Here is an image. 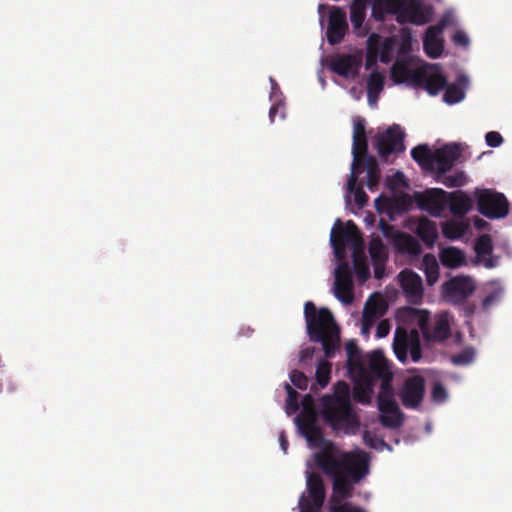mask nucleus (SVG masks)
Segmentation results:
<instances>
[{
  "label": "nucleus",
  "instance_id": "obj_1",
  "mask_svg": "<svg viewBox=\"0 0 512 512\" xmlns=\"http://www.w3.org/2000/svg\"><path fill=\"white\" fill-rule=\"evenodd\" d=\"M316 465L332 480L329 512H366L348 499L354 496V487L369 474V462L362 451L343 452L336 456L329 451L315 453Z\"/></svg>",
  "mask_w": 512,
  "mask_h": 512
},
{
  "label": "nucleus",
  "instance_id": "obj_2",
  "mask_svg": "<svg viewBox=\"0 0 512 512\" xmlns=\"http://www.w3.org/2000/svg\"><path fill=\"white\" fill-rule=\"evenodd\" d=\"M321 416L334 431L355 434L360 427V418L351 402V388L345 381L333 385V393L320 399Z\"/></svg>",
  "mask_w": 512,
  "mask_h": 512
},
{
  "label": "nucleus",
  "instance_id": "obj_3",
  "mask_svg": "<svg viewBox=\"0 0 512 512\" xmlns=\"http://www.w3.org/2000/svg\"><path fill=\"white\" fill-rule=\"evenodd\" d=\"M307 333L313 342L321 343L326 358H333L340 346V328L328 308L317 309L307 301L304 305Z\"/></svg>",
  "mask_w": 512,
  "mask_h": 512
},
{
  "label": "nucleus",
  "instance_id": "obj_4",
  "mask_svg": "<svg viewBox=\"0 0 512 512\" xmlns=\"http://www.w3.org/2000/svg\"><path fill=\"white\" fill-rule=\"evenodd\" d=\"M399 313L402 318L418 326L426 342H443L450 337V324L446 315L437 316L431 325L427 310L404 307Z\"/></svg>",
  "mask_w": 512,
  "mask_h": 512
},
{
  "label": "nucleus",
  "instance_id": "obj_5",
  "mask_svg": "<svg viewBox=\"0 0 512 512\" xmlns=\"http://www.w3.org/2000/svg\"><path fill=\"white\" fill-rule=\"evenodd\" d=\"M330 243L334 250L335 257L342 260L346 255V245L354 248V252L362 251L363 239L357 225L349 220L345 224L337 219L330 234Z\"/></svg>",
  "mask_w": 512,
  "mask_h": 512
},
{
  "label": "nucleus",
  "instance_id": "obj_6",
  "mask_svg": "<svg viewBox=\"0 0 512 512\" xmlns=\"http://www.w3.org/2000/svg\"><path fill=\"white\" fill-rule=\"evenodd\" d=\"M474 198L479 213L489 219L504 218L509 213V202L503 193L492 189H475Z\"/></svg>",
  "mask_w": 512,
  "mask_h": 512
},
{
  "label": "nucleus",
  "instance_id": "obj_7",
  "mask_svg": "<svg viewBox=\"0 0 512 512\" xmlns=\"http://www.w3.org/2000/svg\"><path fill=\"white\" fill-rule=\"evenodd\" d=\"M393 350L397 359L402 363L407 361L408 352L413 362H419L422 359L419 331L417 329L407 331L404 327H397L394 335Z\"/></svg>",
  "mask_w": 512,
  "mask_h": 512
},
{
  "label": "nucleus",
  "instance_id": "obj_8",
  "mask_svg": "<svg viewBox=\"0 0 512 512\" xmlns=\"http://www.w3.org/2000/svg\"><path fill=\"white\" fill-rule=\"evenodd\" d=\"M419 5L406 3L405 0H376L373 3L372 15L376 20L383 21L386 14L397 15V20L403 22H416Z\"/></svg>",
  "mask_w": 512,
  "mask_h": 512
},
{
  "label": "nucleus",
  "instance_id": "obj_9",
  "mask_svg": "<svg viewBox=\"0 0 512 512\" xmlns=\"http://www.w3.org/2000/svg\"><path fill=\"white\" fill-rule=\"evenodd\" d=\"M475 291V283L469 276H455L442 284V294L452 304H463Z\"/></svg>",
  "mask_w": 512,
  "mask_h": 512
},
{
  "label": "nucleus",
  "instance_id": "obj_10",
  "mask_svg": "<svg viewBox=\"0 0 512 512\" xmlns=\"http://www.w3.org/2000/svg\"><path fill=\"white\" fill-rule=\"evenodd\" d=\"M405 134L397 124L390 126L376 137V147L381 158L387 159L392 153H401L405 150Z\"/></svg>",
  "mask_w": 512,
  "mask_h": 512
},
{
  "label": "nucleus",
  "instance_id": "obj_11",
  "mask_svg": "<svg viewBox=\"0 0 512 512\" xmlns=\"http://www.w3.org/2000/svg\"><path fill=\"white\" fill-rule=\"evenodd\" d=\"M446 84L447 78L437 64L429 69H418L414 74V87L423 88L433 96L443 90Z\"/></svg>",
  "mask_w": 512,
  "mask_h": 512
},
{
  "label": "nucleus",
  "instance_id": "obj_12",
  "mask_svg": "<svg viewBox=\"0 0 512 512\" xmlns=\"http://www.w3.org/2000/svg\"><path fill=\"white\" fill-rule=\"evenodd\" d=\"M449 23L447 16L442 17L436 25L427 28L423 38L425 53L433 59L439 58L444 50L443 31Z\"/></svg>",
  "mask_w": 512,
  "mask_h": 512
},
{
  "label": "nucleus",
  "instance_id": "obj_13",
  "mask_svg": "<svg viewBox=\"0 0 512 512\" xmlns=\"http://www.w3.org/2000/svg\"><path fill=\"white\" fill-rule=\"evenodd\" d=\"M424 393L425 379L420 375L408 377L400 391L403 406L410 409L418 408L423 401Z\"/></svg>",
  "mask_w": 512,
  "mask_h": 512
},
{
  "label": "nucleus",
  "instance_id": "obj_14",
  "mask_svg": "<svg viewBox=\"0 0 512 512\" xmlns=\"http://www.w3.org/2000/svg\"><path fill=\"white\" fill-rule=\"evenodd\" d=\"M348 30L346 13L339 7H333L329 14L326 30L327 41L331 45L339 44Z\"/></svg>",
  "mask_w": 512,
  "mask_h": 512
},
{
  "label": "nucleus",
  "instance_id": "obj_15",
  "mask_svg": "<svg viewBox=\"0 0 512 512\" xmlns=\"http://www.w3.org/2000/svg\"><path fill=\"white\" fill-rule=\"evenodd\" d=\"M462 148L458 143L446 144L434 151L433 167L439 174L450 171L454 163L460 158Z\"/></svg>",
  "mask_w": 512,
  "mask_h": 512
},
{
  "label": "nucleus",
  "instance_id": "obj_16",
  "mask_svg": "<svg viewBox=\"0 0 512 512\" xmlns=\"http://www.w3.org/2000/svg\"><path fill=\"white\" fill-rule=\"evenodd\" d=\"M401 288L409 303L420 304L423 298L421 277L412 270H403L399 274Z\"/></svg>",
  "mask_w": 512,
  "mask_h": 512
},
{
  "label": "nucleus",
  "instance_id": "obj_17",
  "mask_svg": "<svg viewBox=\"0 0 512 512\" xmlns=\"http://www.w3.org/2000/svg\"><path fill=\"white\" fill-rule=\"evenodd\" d=\"M361 64V57L355 54H337L330 60L331 70L345 78L357 77Z\"/></svg>",
  "mask_w": 512,
  "mask_h": 512
},
{
  "label": "nucleus",
  "instance_id": "obj_18",
  "mask_svg": "<svg viewBox=\"0 0 512 512\" xmlns=\"http://www.w3.org/2000/svg\"><path fill=\"white\" fill-rule=\"evenodd\" d=\"M305 500L310 505L323 507L326 498V487L322 476L316 472H306Z\"/></svg>",
  "mask_w": 512,
  "mask_h": 512
},
{
  "label": "nucleus",
  "instance_id": "obj_19",
  "mask_svg": "<svg viewBox=\"0 0 512 512\" xmlns=\"http://www.w3.org/2000/svg\"><path fill=\"white\" fill-rule=\"evenodd\" d=\"M367 149L368 142L365 131V120L362 118H357L354 120L353 125V162L351 167L358 168V166L361 164V158L369 156L367 154Z\"/></svg>",
  "mask_w": 512,
  "mask_h": 512
},
{
  "label": "nucleus",
  "instance_id": "obj_20",
  "mask_svg": "<svg viewBox=\"0 0 512 512\" xmlns=\"http://www.w3.org/2000/svg\"><path fill=\"white\" fill-rule=\"evenodd\" d=\"M447 196L448 192L441 188L428 189L420 196L419 205L430 214L439 216L447 205Z\"/></svg>",
  "mask_w": 512,
  "mask_h": 512
},
{
  "label": "nucleus",
  "instance_id": "obj_21",
  "mask_svg": "<svg viewBox=\"0 0 512 512\" xmlns=\"http://www.w3.org/2000/svg\"><path fill=\"white\" fill-rule=\"evenodd\" d=\"M353 381L354 387L351 393L353 399L364 405L370 404L375 382L366 373V368H361L360 371H357Z\"/></svg>",
  "mask_w": 512,
  "mask_h": 512
},
{
  "label": "nucleus",
  "instance_id": "obj_22",
  "mask_svg": "<svg viewBox=\"0 0 512 512\" xmlns=\"http://www.w3.org/2000/svg\"><path fill=\"white\" fill-rule=\"evenodd\" d=\"M366 373L375 383L379 379L393 375V373L389 369L387 359L380 351H374L371 354L369 367L368 369L366 368Z\"/></svg>",
  "mask_w": 512,
  "mask_h": 512
},
{
  "label": "nucleus",
  "instance_id": "obj_23",
  "mask_svg": "<svg viewBox=\"0 0 512 512\" xmlns=\"http://www.w3.org/2000/svg\"><path fill=\"white\" fill-rule=\"evenodd\" d=\"M447 204L451 213L458 217L465 216L472 209V199L462 190L448 193Z\"/></svg>",
  "mask_w": 512,
  "mask_h": 512
},
{
  "label": "nucleus",
  "instance_id": "obj_24",
  "mask_svg": "<svg viewBox=\"0 0 512 512\" xmlns=\"http://www.w3.org/2000/svg\"><path fill=\"white\" fill-rule=\"evenodd\" d=\"M363 167L367 172V187L370 191L376 190L380 182L381 170L379 168L376 158L372 155L361 158V164L358 166L359 173L360 168Z\"/></svg>",
  "mask_w": 512,
  "mask_h": 512
},
{
  "label": "nucleus",
  "instance_id": "obj_25",
  "mask_svg": "<svg viewBox=\"0 0 512 512\" xmlns=\"http://www.w3.org/2000/svg\"><path fill=\"white\" fill-rule=\"evenodd\" d=\"M415 232L428 248H433L438 238L435 222L426 217H422L418 221Z\"/></svg>",
  "mask_w": 512,
  "mask_h": 512
},
{
  "label": "nucleus",
  "instance_id": "obj_26",
  "mask_svg": "<svg viewBox=\"0 0 512 512\" xmlns=\"http://www.w3.org/2000/svg\"><path fill=\"white\" fill-rule=\"evenodd\" d=\"M396 249L411 256H419L422 253V247L419 241L407 233H400L394 241Z\"/></svg>",
  "mask_w": 512,
  "mask_h": 512
},
{
  "label": "nucleus",
  "instance_id": "obj_27",
  "mask_svg": "<svg viewBox=\"0 0 512 512\" xmlns=\"http://www.w3.org/2000/svg\"><path fill=\"white\" fill-rule=\"evenodd\" d=\"M297 421L299 428L308 441L314 442L321 438L322 433L320 427L316 423V416L308 415L306 417H298Z\"/></svg>",
  "mask_w": 512,
  "mask_h": 512
},
{
  "label": "nucleus",
  "instance_id": "obj_28",
  "mask_svg": "<svg viewBox=\"0 0 512 512\" xmlns=\"http://www.w3.org/2000/svg\"><path fill=\"white\" fill-rule=\"evenodd\" d=\"M359 171L358 168L351 167V174L347 181V189L354 194V201L360 207H364L368 202V196L362 186H357Z\"/></svg>",
  "mask_w": 512,
  "mask_h": 512
},
{
  "label": "nucleus",
  "instance_id": "obj_29",
  "mask_svg": "<svg viewBox=\"0 0 512 512\" xmlns=\"http://www.w3.org/2000/svg\"><path fill=\"white\" fill-rule=\"evenodd\" d=\"M441 263L448 268H457L465 263V254L456 247H447L440 252Z\"/></svg>",
  "mask_w": 512,
  "mask_h": 512
},
{
  "label": "nucleus",
  "instance_id": "obj_30",
  "mask_svg": "<svg viewBox=\"0 0 512 512\" xmlns=\"http://www.w3.org/2000/svg\"><path fill=\"white\" fill-rule=\"evenodd\" d=\"M345 350L349 372H357L361 368H366L361 361V351L355 340H349L345 345Z\"/></svg>",
  "mask_w": 512,
  "mask_h": 512
},
{
  "label": "nucleus",
  "instance_id": "obj_31",
  "mask_svg": "<svg viewBox=\"0 0 512 512\" xmlns=\"http://www.w3.org/2000/svg\"><path fill=\"white\" fill-rule=\"evenodd\" d=\"M353 279H337L334 282V294L338 300L348 305L353 302Z\"/></svg>",
  "mask_w": 512,
  "mask_h": 512
},
{
  "label": "nucleus",
  "instance_id": "obj_32",
  "mask_svg": "<svg viewBox=\"0 0 512 512\" xmlns=\"http://www.w3.org/2000/svg\"><path fill=\"white\" fill-rule=\"evenodd\" d=\"M416 70H411L404 62H396L391 67V79L397 83L409 82L414 86V74Z\"/></svg>",
  "mask_w": 512,
  "mask_h": 512
},
{
  "label": "nucleus",
  "instance_id": "obj_33",
  "mask_svg": "<svg viewBox=\"0 0 512 512\" xmlns=\"http://www.w3.org/2000/svg\"><path fill=\"white\" fill-rule=\"evenodd\" d=\"M422 269L426 276L427 284L434 285L439 278V265L433 254H425L422 260Z\"/></svg>",
  "mask_w": 512,
  "mask_h": 512
},
{
  "label": "nucleus",
  "instance_id": "obj_34",
  "mask_svg": "<svg viewBox=\"0 0 512 512\" xmlns=\"http://www.w3.org/2000/svg\"><path fill=\"white\" fill-rule=\"evenodd\" d=\"M411 157L421 167L433 168L434 152L431 151L427 144H421L411 150Z\"/></svg>",
  "mask_w": 512,
  "mask_h": 512
},
{
  "label": "nucleus",
  "instance_id": "obj_35",
  "mask_svg": "<svg viewBox=\"0 0 512 512\" xmlns=\"http://www.w3.org/2000/svg\"><path fill=\"white\" fill-rule=\"evenodd\" d=\"M467 227V224L462 221L448 220L442 224V232L446 238L455 240L465 234Z\"/></svg>",
  "mask_w": 512,
  "mask_h": 512
},
{
  "label": "nucleus",
  "instance_id": "obj_36",
  "mask_svg": "<svg viewBox=\"0 0 512 512\" xmlns=\"http://www.w3.org/2000/svg\"><path fill=\"white\" fill-rule=\"evenodd\" d=\"M366 17V0H353L350 7V19L355 30L362 27Z\"/></svg>",
  "mask_w": 512,
  "mask_h": 512
},
{
  "label": "nucleus",
  "instance_id": "obj_37",
  "mask_svg": "<svg viewBox=\"0 0 512 512\" xmlns=\"http://www.w3.org/2000/svg\"><path fill=\"white\" fill-rule=\"evenodd\" d=\"M384 88V76L379 71L374 70L369 75L368 81H367V91L369 100L373 96L378 97L380 92Z\"/></svg>",
  "mask_w": 512,
  "mask_h": 512
},
{
  "label": "nucleus",
  "instance_id": "obj_38",
  "mask_svg": "<svg viewBox=\"0 0 512 512\" xmlns=\"http://www.w3.org/2000/svg\"><path fill=\"white\" fill-rule=\"evenodd\" d=\"M332 364L327 360H320L318 362L315 378L321 388H325L331 379Z\"/></svg>",
  "mask_w": 512,
  "mask_h": 512
},
{
  "label": "nucleus",
  "instance_id": "obj_39",
  "mask_svg": "<svg viewBox=\"0 0 512 512\" xmlns=\"http://www.w3.org/2000/svg\"><path fill=\"white\" fill-rule=\"evenodd\" d=\"M369 253L372 262L387 261V250L381 238H372L369 243Z\"/></svg>",
  "mask_w": 512,
  "mask_h": 512
},
{
  "label": "nucleus",
  "instance_id": "obj_40",
  "mask_svg": "<svg viewBox=\"0 0 512 512\" xmlns=\"http://www.w3.org/2000/svg\"><path fill=\"white\" fill-rule=\"evenodd\" d=\"M363 312L380 318L386 312V304L381 298H369L364 306Z\"/></svg>",
  "mask_w": 512,
  "mask_h": 512
},
{
  "label": "nucleus",
  "instance_id": "obj_41",
  "mask_svg": "<svg viewBox=\"0 0 512 512\" xmlns=\"http://www.w3.org/2000/svg\"><path fill=\"white\" fill-rule=\"evenodd\" d=\"M465 96L464 90L457 84H446L443 100L447 104H456Z\"/></svg>",
  "mask_w": 512,
  "mask_h": 512
},
{
  "label": "nucleus",
  "instance_id": "obj_42",
  "mask_svg": "<svg viewBox=\"0 0 512 512\" xmlns=\"http://www.w3.org/2000/svg\"><path fill=\"white\" fill-rule=\"evenodd\" d=\"M475 251L478 256L491 255L493 251L492 239L489 235H481L475 243Z\"/></svg>",
  "mask_w": 512,
  "mask_h": 512
},
{
  "label": "nucleus",
  "instance_id": "obj_43",
  "mask_svg": "<svg viewBox=\"0 0 512 512\" xmlns=\"http://www.w3.org/2000/svg\"><path fill=\"white\" fill-rule=\"evenodd\" d=\"M378 408L384 414H396L399 412L394 396H378Z\"/></svg>",
  "mask_w": 512,
  "mask_h": 512
},
{
  "label": "nucleus",
  "instance_id": "obj_44",
  "mask_svg": "<svg viewBox=\"0 0 512 512\" xmlns=\"http://www.w3.org/2000/svg\"><path fill=\"white\" fill-rule=\"evenodd\" d=\"M285 389L287 392L286 411L290 415L292 413H296L299 409V394L288 383L285 384Z\"/></svg>",
  "mask_w": 512,
  "mask_h": 512
},
{
  "label": "nucleus",
  "instance_id": "obj_45",
  "mask_svg": "<svg viewBox=\"0 0 512 512\" xmlns=\"http://www.w3.org/2000/svg\"><path fill=\"white\" fill-rule=\"evenodd\" d=\"M503 289L500 287L494 288L487 293L481 303V308L484 312L489 311L490 307L498 303L502 297Z\"/></svg>",
  "mask_w": 512,
  "mask_h": 512
},
{
  "label": "nucleus",
  "instance_id": "obj_46",
  "mask_svg": "<svg viewBox=\"0 0 512 512\" xmlns=\"http://www.w3.org/2000/svg\"><path fill=\"white\" fill-rule=\"evenodd\" d=\"M354 266L357 277L360 281L364 282L370 277V270L365 259L358 257L357 252H354Z\"/></svg>",
  "mask_w": 512,
  "mask_h": 512
},
{
  "label": "nucleus",
  "instance_id": "obj_47",
  "mask_svg": "<svg viewBox=\"0 0 512 512\" xmlns=\"http://www.w3.org/2000/svg\"><path fill=\"white\" fill-rule=\"evenodd\" d=\"M475 350L472 347H466L458 354L452 356V362L456 365H467L474 360Z\"/></svg>",
  "mask_w": 512,
  "mask_h": 512
},
{
  "label": "nucleus",
  "instance_id": "obj_48",
  "mask_svg": "<svg viewBox=\"0 0 512 512\" xmlns=\"http://www.w3.org/2000/svg\"><path fill=\"white\" fill-rule=\"evenodd\" d=\"M292 384L300 390H305L308 387V377L299 370H292L289 374Z\"/></svg>",
  "mask_w": 512,
  "mask_h": 512
},
{
  "label": "nucleus",
  "instance_id": "obj_49",
  "mask_svg": "<svg viewBox=\"0 0 512 512\" xmlns=\"http://www.w3.org/2000/svg\"><path fill=\"white\" fill-rule=\"evenodd\" d=\"M363 441L367 446L376 450H382V448L386 446V443L383 439L379 438L376 434L370 431H365L363 433Z\"/></svg>",
  "mask_w": 512,
  "mask_h": 512
},
{
  "label": "nucleus",
  "instance_id": "obj_50",
  "mask_svg": "<svg viewBox=\"0 0 512 512\" xmlns=\"http://www.w3.org/2000/svg\"><path fill=\"white\" fill-rule=\"evenodd\" d=\"M380 423L386 428H398L402 424L400 413L396 414H384L382 413L379 417Z\"/></svg>",
  "mask_w": 512,
  "mask_h": 512
},
{
  "label": "nucleus",
  "instance_id": "obj_51",
  "mask_svg": "<svg viewBox=\"0 0 512 512\" xmlns=\"http://www.w3.org/2000/svg\"><path fill=\"white\" fill-rule=\"evenodd\" d=\"M442 183L448 188L461 187L465 184V174L458 172L455 175L446 176Z\"/></svg>",
  "mask_w": 512,
  "mask_h": 512
},
{
  "label": "nucleus",
  "instance_id": "obj_52",
  "mask_svg": "<svg viewBox=\"0 0 512 512\" xmlns=\"http://www.w3.org/2000/svg\"><path fill=\"white\" fill-rule=\"evenodd\" d=\"M431 398L436 403H442L446 400L447 391L440 382L434 383L431 391Z\"/></svg>",
  "mask_w": 512,
  "mask_h": 512
},
{
  "label": "nucleus",
  "instance_id": "obj_53",
  "mask_svg": "<svg viewBox=\"0 0 512 512\" xmlns=\"http://www.w3.org/2000/svg\"><path fill=\"white\" fill-rule=\"evenodd\" d=\"M340 261L341 262L339 263L335 271V280L352 279V273L348 262L344 261V259Z\"/></svg>",
  "mask_w": 512,
  "mask_h": 512
},
{
  "label": "nucleus",
  "instance_id": "obj_54",
  "mask_svg": "<svg viewBox=\"0 0 512 512\" xmlns=\"http://www.w3.org/2000/svg\"><path fill=\"white\" fill-rule=\"evenodd\" d=\"M301 404L303 407V411L300 417H306L308 415L316 416L314 410V400L310 394H307L302 398Z\"/></svg>",
  "mask_w": 512,
  "mask_h": 512
},
{
  "label": "nucleus",
  "instance_id": "obj_55",
  "mask_svg": "<svg viewBox=\"0 0 512 512\" xmlns=\"http://www.w3.org/2000/svg\"><path fill=\"white\" fill-rule=\"evenodd\" d=\"M379 380L381 381V386L378 396H394L392 387L393 375Z\"/></svg>",
  "mask_w": 512,
  "mask_h": 512
},
{
  "label": "nucleus",
  "instance_id": "obj_56",
  "mask_svg": "<svg viewBox=\"0 0 512 512\" xmlns=\"http://www.w3.org/2000/svg\"><path fill=\"white\" fill-rule=\"evenodd\" d=\"M485 141L490 147H498L503 143V137L497 131H490L486 133Z\"/></svg>",
  "mask_w": 512,
  "mask_h": 512
},
{
  "label": "nucleus",
  "instance_id": "obj_57",
  "mask_svg": "<svg viewBox=\"0 0 512 512\" xmlns=\"http://www.w3.org/2000/svg\"><path fill=\"white\" fill-rule=\"evenodd\" d=\"M377 319H378L377 317L368 315L367 313L363 312L362 326H361L362 334L368 335L370 332V329L374 326Z\"/></svg>",
  "mask_w": 512,
  "mask_h": 512
},
{
  "label": "nucleus",
  "instance_id": "obj_58",
  "mask_svg": "<svg viewBox=\"0 0 512 512\" xmlns=\"http://www.w3.org/2000/svg\"><path fill=\"white\" fill-rule=\"evenodd\" d=\"M390 322L388 319L381 320L376 328V337L377 338H384L386 337L390 332Z\"/></svg>",
  "mask_w": 512,
  "mask_h": 512
},
{
  "label": "nucleus",
  "instance_id": "obj_59",
  "mask_svg": "<svg viewBox=\"0 0 512 512\" xmlns=\"http://www.w3.org/2000/svg\"><path fill=\"white\" fill-rule=\"evenodd\" d=\"M298 505L300 512H321L322 509V507L316 508V506L306 502L304 493L300 496Z\"/></svg>",
  "mask_w": 512,
  "mask_h": 512
},
{
  "label": "nucleus",
  "instance_id": "obj_60",
  "mask_svg": "<svg viewBox=\"0 0 512 512\" xmlns=\"http://www.w3.org/2000/svg\"><path fill=\"white\" fill-rule=\"evenodd\" d=\"M453 42L456 45L467 46L469 44V38L463 31H457L453 35Z\"/></svg>",
  "mask_w": 512,
  "mask_h": 512
},
{
  "label": "nucleus",
  "instance_id": "obj_61",
  "mask_svg": "<svg viewBox=\"0 0 512 512\" xmlns=\"http://www.w3.org/2000/svg\"><path fill=\"white\" fill-rule=\"evenodd\" d=\"M386 261L372 262L374 268V276L381 279L384 276Z\"/></svg>",
  "mask_w": 512,
  "mask_h": 512
},
{
  "label": "nucleus",
  "instance_id": "obj_62",
  "mask_svg": "<svg viewBox=\"0 0 512 512\" xmlns=\"http://www.w3.org/2000/svg\"><path fill=\"white\" fill-rule=\"evenodd\" d=\"M283 108H284V105L281 102H276L271 106V108L269 110V118H270L271 122H274L275 117L278 114L279 110L283 109Z\"/></svg>",
  "mask_w": 512,
  "mask_h": 512
},
{
  "label": "nucleus",
  "instance_id": "obj_63",
  "mask_svg": "<svg viewBox=\"0 0 512 512\" xmlns=\"http://www.w3.org/2000/svg\"><path fill=\"white\" fill-rule=\"evenodd\" d=\"M475 310H476V306H475V304H472V303H467L463 307L464 315H465V317H468V318L471 317L475 313Z\"/></svg>",
  "mask_w": 512,
  "mask_h": 512
},
{
  "label": "nucleus",
  "instance_id": "obj_64",
  "mask_svg": "<svg viewBox=\"0 0 512 512\" xmlns=\"http://www.w3.org/2000/svg\"><path fill=\"white\" fill-rule=\"evenodd\" d=\"M374 65H376V57L368 54L365 63L366 69H371Z\"/></svg>",
  "mask_w": 512,
  "mask_h": 512
}]
</instances>
